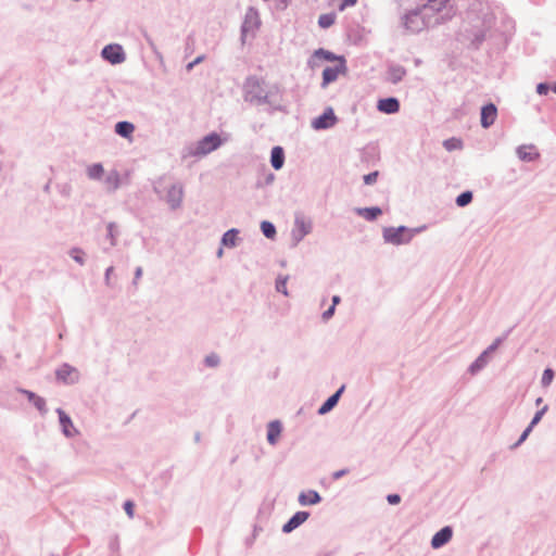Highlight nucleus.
<instances>
[{"label":"nucleus","mask_w":556,"mask_h":556,"mask_svg":"<svg viewBox=\"0 0 556 556\" xmlns=\"http://www.w3.org/2000/svg\"><path fill=\"white\" fill-rule=\"evenodd\" d=\"M450 0H395L399 7L408 10L403 16L404 27L412 33L419 31L424 28L425 22L420 16L421 9H431L441 11L446 7Z\"/></svg>","instance_id":"f257e3e1"},{"label":"nucleus","mask_w":556,"mask_h":556,"mask_svg":"<svg viewBox=\"0 0 556 556\" xmlns=\"http://www.w3.org/2000/svg\"><path fill=\"white\" fill-rule=\"evenodd\" d=\"M346 73L345 60L340 56L336 59V63L333 66H328L323 72V87H326L330 83L338 79L340 75H344Z\"/></svg>","instance_id":"f03ea898"},{"label":"nucleus","mask_w":556,"mask_h":556,"mask_svg":"<svg viewBox=\"0 0 556 556\" xmlns=\"http://www.w3.org/2000/svg\"><path fill=\"white\" fill-rule=\"evenodd\" d=\"M383 237L390 243L403 244L410 241L412 233L404 227L388 228L384 230Z\"/></svg>","instance_id":"7ed1b4c3"},{"label":"nucleus","mask_w":556,"mask_h":556,"mask_svg":"<svg viewBox=\"0 0 556 556\" xmlns=\"http://www.w3.org/2000/svg\"><path fill=\"white\" fill-rule=\"evenodd\" d=\"M222 143V140L217 134H211L200 140L197 144L194 154L205 155L216 150Z\"/></svg>","instance_id":"20e7f679"},{"label":"nucleus","mask_w":556,"mask_h":556,"mask_svg":"<svg viewBox=\"0 0 556 556\" xmlns=\"http://www.w3.org/2000/svg\"><path fill=\"white\" fill-rule=\"evenodd\" d=\"M337 123V116L332 109H327L320 116L316 117L312 122L314 129H327L332 127Z\"/></svg>","instance_id":"39448f33"},{"label":"nucleus","mask_w":556,"mask_h":556,"mask_svg":"<svg viewBox=\"0 0 556 556\" xmlns=\"http://www.w3.org/2000/svg\"><path fill=\"white\" fill-rule=\"evenodd\" d=\"M102 56L112 64L122 63L125 59L123 48L119 45H108L102 50Z\"/></svg>","instance_id":"423d86ee"},{"label":"nucleus","mask_w":556,"mask_h":556,"mask_svg":"<svg viewBox=\"0 0 556 556\" xmlns=\"http://www.w3.org/2000/svg\"><path fill=\"white\" fill-rule=\"evenodd\" d=\"M308 516H309V514L307 511H298V513H295L290 518V520L282 527V531L286 532V533H289V532L293 531L299 526L304 523L307 520Z\"/></svg>","instance_id":"0eeeda50"},{"label":"nucleus","mask_w":556,"mask_h":556,"mask_svg":"<svg viewBox=\"0 0 556 556\" xmlns=\"http://www.w3.org/2000/svg\"><path fill=\"white\" fill-rule=\"evenodd\" d=\"M496 116H497V110L494 104L491 103V104L483 106L481 110V125L484 128H488L495 122Z\"/></svg>","instance_id":"6e6552de"},{"label":"nucleus","mask_w":556,"mask_h":556,"mask_svg":"<svg viewBox=\"0 0 556 556\" xmlns=\"http://www.w3.org/2000/svg\"><path fill=\"white\" fill-rule=\"evenodd\" d=\"M452 529L450 527H444L443 529H441L439 532H437L432 540H431V545L433 548H439L441 546H443L444 544H446L451 538H452Z\"/></svg>","instance_id":"1a4fd4ad"},{"label":"nucleus","mask_w":556,"mask_h":556,"mask_svg":"<svg viewBox=\"0 0 556 556\" xmlns=\"http://www.w3.org/2000/svg\"><path fill=\"white\" fill-rule=\"evenodd\" d=\"M56 376L66 383H73L78 380V371L68 365H63L56 371Z\"/></svg>","instance_id":"9d476101"},{"label":"nucleus","mask_w":556,"mask_h":556,"mask_svg":"<svg viewBox=\"0 0 556 556\" xmlns=\"http://www.w3.org/2000/svg\"><path fill=\"white\" fill-rule=\"evenodd\" d=\"M378 110L387 114H393L399 112L400 103L395 98L381 99L378 102Z\"/></svg>","instance_id":"9b49d317"},{"label":"nucleus","mask_w":556,"mask_h":556,"mask_svg":"<svg viewBox=\"0 0 556 556\" xmlns=\"http://www.w3.org/2000/svg\"><path fill=\"white\" fill-rule=\"evenodd\" d=\"M58 414L64 434L66 437H73L77 434V430L74 428L71 418L62 409H58Z\"/></svg>","instance_id":"f8f14e48"},{"label":"nucleus","mask_w":556,"mask_h":556,"mask_svg":"<svg viewBox=\"0 0 556 556\" xmlns=\"http://www.w3.org/2000/svg\"><path fill=\"white\" fill-rule=\"evenodd\" d=\"M121 186V176L117 170H111L104 179V187L106 191L113 192Z\"/></svg>","instance_id":"ddd939ff"},{"label":"nucleus","mask_w":556,"mask_h":556,"mask_svg":"<svg viewBox=\"0 0 556 556\" xmlns=\"http://www.w3.org/2000/svg\"><path fill=\"white\" fill-rule=\"evenodd\" d=\"M517 154L520 160L527 162L534 161L539 156V153L534 146H521L520 148H518Z\"/></svg>","instance_id":"4468645a"},{"label":"nucleus","mask_w":556,"mask_h":556,"mask_svg":"<svg viewBox=\"0 0 556 556\" xmlns=\"http://www.w3.org/2000/svg\"><path fill=\"white\" fill-rule=\"evenodd\" d=\"M320 500H321L320 495L318 494V492H316L314 490H308L306 492H302L299 495V503L302 506L317 504L320 502Z\"/></svg>","instance_id":"2eb2a0df"},{"label":"nucleus","mask_w":556,"mask_h":556,"mask_svg":"<svg viewBox=\"0 0 556 556\" xmlns=\"http://www.w3.org/2000/svg\"><path fill=\"white\" fill-rule=\"evenodd\" d=\"M281 434V425L279 421H271L267 427V440L270 444H276Z\"/></svg>","instance_id":"dca6fc26"},{"label":"nucleus","mask_w":556,"mask_h":556,"mask_svg":"<svg viewBox=\"0 0 556 556\" xmlns=\"http://www.w3.org/2000/svg\"><path fill=\"white\" fill-rule=\"evenodd\" d=\"M344 387H341L333 395H331L318 409L319 414H326L331 410L338 403L341 393L343 392Z\"/></svg>","instance_id":"f3484780"},{"label":"nucleus","mask_w":556,"mask_h":556,"mask_svg":"<svg viewBox=\"0 0 556 556\" xmlns=\"http://www.w3.org/2000/svg\"><path fill=\"white\" fill-rule=\"evenodd\" d=\"M115 131L124 138L131 139V136L135 131V126L129 122H118L115 125Z\"/></svg>","instance_id":"a211bd4d"},{"label":"nucleus","mask_w":556,"mask_h":556,"mask_svg":"<svg viewBox=\"0 0 556 556\" xmlns=\"http://www.w3.org/2000/svg\"><path fill=\"white\" fill-rule=\"evenodd\" d=\"M283 161H285V155H283L282 148L275 147L271 150V156H270L271 166L275 169H280L283 165Z\"/></svg>","instance_id":"6ab92c4d"},{"label":"nucleus","mask_w":556,"mask_h":556,"mask_svg":"<svg viewBox=\"0 0 556 556\" xmlns=\"http://www.w3.org/2000/svg\"><path fill=\"white\" fill-rule=\"evenodd\" d=\"M104 174L102 164L96 163L87 167V175L92 180H99Z\"/></svg>","instance_id":"aec40b11"},{"label":"nucleus","mask_w":556,"mask_h":556,"mask_svg":"<svg viewBox=\"0 0 556 556\" xmlns=\"http://www.w3.org/2000/svg\"><path fill=\"white\" fill-rule=\"evenodd\" d=\"M22 393L28 397V400L37 407V409L40 412L46 410V401L42 397L27 390H22Z\"/></svg>","instance_id":"412c9836"},{"label":"nucleus","mask_w":556,"mask_h":556,"mask_svg":"<svg viewBox=\"0 0 556 556\" xmlns=\"http://www.w3.org/2000/svg\"><path fill=\"white\" fill-rule=\"evenodd\" d=\"M547 406H544L541 410H539L535 416L533 417L531 424L528 426V428L523 431V433L520 437L519 442H522L526 440V438L529 435V433L532 431V428L541 420L542 416L546 412Z\"/></svg>","instance_id":"4be33fe9"},{"label":"nucleus","mask_w":556,"mask_h":556,"mask_svg":"<svg viewBox=\"0 0 556 556\" xmlns=\"http://www.w3.org/2000/svg\"><path fill=\"white\" fill-rule=\"evenodd\" d=\"M404 75H405V70L403 67H401V66L392 67L388 72V79L391 83L395 84V83L402 80Z\"/></svg>","instance_id":"5701e85b"},{"label":"nucleus","mask_w":556,"mask_h":556,"mask_svg":"<svg viewBox=\"0 0 556 556\" xmlns=\"http://www.w3.org/2000/svg\"><path fill=\"white\" fill-rule=\"evenodd\" d=\"M358 213L366 219L374 220L381 214V210L379 207H367L359 210Z\"/></svg>","instance_id":"b1692460"},{"label":"nucleus","mask_w":556,"mask_h":556,"mask_svg":"<svg viewBox=\"0 0 556 556\" xmlns=\"http://www.w3.org/2000/svg\"><path fill=\"white\" fill-rule=\"evenodd\" d=\"M336 15L333 13L321 14L318 18V24L323 28H328L333 25Z\"/></svg>","instance_id":"393cba45"},{"label":"nucleus","mask_w":556,"mask_h":556,"mask_svg":"<svg viewBox=\"0 0 556 556\" xmlns=\"http://www.w3.org/2000/svg\"><path fill=\"white\" fill-rule=\"evenodd\" d=\"M295 226L302 237L307 235L312 228L311 223L305 220L304 218H298L295 222Z\"/></svg>","instance_id":"a878e982"},{"label":"nucleus","mask_w":556,"mask_h":556,"mask_svg":"<svg viewBox=\"0 0 556 556\" xmlns=\"http://www.w3.org/2000/svg\"><path fill=\"white\" fill-rule=\"evenodd\" d=\"M237 231L235 229H230L223 236V243L228 247H233L236 244Z\"/></svg>","instance_id":"bb28decb"},{"label":"nucleus","mask_w":556,"mask_h":556,"mask_svg":"<svg viewBox=\"0 0 556 556\" xmlns=\"http://www.w3.org/2000/svg\"><path fill=\"white\" fill-rule=\"evenodd\" d=\"M261 229H262L264 236L267 237V238L271 239L276 235L275 226L271 223H269V222H263L261 224Z\"/></svg>","instance_id":"cd10ccee"},{"label":"nucleus","mask_w":556,"mask_h":556,"mask_svg":"<svg viewBox=\"0 0 556 556\" xmlns=\"http://www.w3.org/2000/svg\"><path fill=\"white\" fill-rule=\"evenodd\" d=\"M472 200V193L470 191H466V192H463L460 193L457 199H456V203L458 206H465L467 204H469Z\"/></svg>","instance_id":"c85d7f7f"},{"label":"nucleus","mask_w":556,"mask_h":556,"mask_svg":"<svg viewBox=\"0 0 556 556\" xmlns=\"http://www.w3.org/2000/svg\"><path fill=\"white\" fill-rule=\"evenodd\" d=\"M443 146L446 150L452 151V150L460 149L462 141L456 138H451V139L445 140L443 142Z\"/></svg>","instance_id":"c756f323"},{"label":"nucleus","mask_w":556,"mask_h":556,"mask_svg":"<svg viewBox=\"0 0 556 556\" xmlns=\"http://www.w3.org/2000/svg\"><path fill=\"white\" fill-rule=\"evenodd\" d=\"M316 56L318 58H321L324 60H327V61H334L336 62V59H338L339 56H334L332 53H330L329 51H325L323 49L316 51Z\"/></svg>","instance_id":"7c9ffc66"},{"label":"nucleus","mask_w":556,"mask_h":556,"mask_svg":"<svg viewBox=\"0 0 556 556\" xmlns=\"http://www.w3.org/2000/svg\"><path fill=\"white\" fill-rule=\"evenodd\" d=\"M554 378V371L549 368L545 369L542 376L543 386H548Z\"/></svg>","instance_id":"2f4dec72"},{"label":"nucleus","mask_w":556,"mask_h":556,"mask_svg":"<svg viewBox=\"0 0 556 556\" xmlns=\"http://www.w3.org/2000/svg\"><path fill=\"white\" fill-rule=\"evenodd\" d=\"M276 289L278 292H281L283 293L285 295H288V291H287V279L283 278V279H278L277 282H276Z\"/></svg>","instance_id":"473e14b6"},{"label":"nucleus","mask_w":556,"mask_h":556,"mask_svg":"<svg viewBox=\"0 0 556 556\" xmlns=\"http://www.w3.org/2000/svg\"><path fill=\"white\" fill-rule=\"evenodd\" d=\"M205 363H206L207 366L214 367V366L218 365L219 358H218L217 355L211 354V355L206 356Z\"/></svg>","instance_id":"72a5a7b5"},{"label":"nucleus","mask_w":556,"mask_h":556,"mask_svg":"<svg viewBox=\"0 0 556 556\" xmlns=\"http://www.w3.org/2000/svg\"><path fill=\"white\" fill-rule=\"evenodd\" d=\"M134 508H135V505L131 501H126L125 504H124V509L126 511V514L128 515L129 518H132L134 517Z\"/></svg>","instance_id":"f704fd0d"},{"label":"nucleus","mask_w":556,"mask_h":556,"mask_svg":"<svg viewBox=\"0 0 556 556\" xmlns=\"http://www.w3.org/2000/svg\"><path fill=\"white\" fill-rule=\"evenodd\" d=\"M377 178H378V172H374L368 175H365L364 181L366 185H371V184L376 182Z\"/></svg>","instance_id":"c9c22d12"},{"label":"nucleus","mask_w":556,"mask_h":556,"mask_svg":"<svg viewBox=\"0 0 556 556\" xmlns=\"http://www.w3.org/2000/svg\"><path fill=\"white\" fill-rule=\"evenodd\" d=\"M169 193H172V194H173V198H177V201H178V202H180V200H181V195H182V191H181V189L173 187V188L169 190Z\"/></svg>","instance_id":"e433bc0d"},{"label":"nucleus","mask_w":556,"mask_h":556,"mask_svg":"<svg viewBox=\"0 0 556 556\" xmlns=\"http://www.w3.org/2000/svg\"><path fill=\"white\" fill-rule=\"evenodd\" d=\"M549 90V87L546 84H539L536 87V91L539 94H546Z\"/></svg>","instance_id":"4c0bfd02"},{"label":"nucleus","mask_w":556,"mask_h":556,"mask_svg":"<svg viewBox=\"0 0 556 556\" xmlns=\"http://www.w3.org/2000/svg\"><path fill=\"white\" fill-rule=\"evenodd\" d=\"M387 500L390 504L395 505L400 503L401 497L397 494H390L388 495Z\"/></svg>","instance_id":"58836bf2"},{"label":"nucleus","mask_w":556,"mask_h":556,"mask_svg":"<svg viewBox=\"0 0 556 556\" xmlns=\"http://www.w3.org/2000/svg\"><path fill=\"white\" fill-rule=\"evenodd\" d=\"M334 308L336 306L334 305H331L326 312H324L323 314V318L325 320L329 319L330 317H332L333 313H334Z\"/></svg>","instance_id":"ea45409f"},{"label":"nucleus","mask_w":556,"mask_h":556,"mask_svg":"<svg viewBox=\"0 0 556 556\" xmlns=\"http://www.w3.org/2000/svg\"><path fill=\"white\" fill-rule=\"evenodd\" d=\"M357 0H344L340 5V10H344L346 7H352L356 3Z\"/></svg>","instance_id":"a19ab883"},{"label":"nucleus","mask_w":556,"mask_h":556,"mask_svg":"<svg viewBox=\"0 0 556 556\" xmlns=\"http://www.w3.org/2000/svg\"><path fill=\"white\" fill-rule=\"evenodd\" d=\"M114 230H115V226L114 224H109L108 225V231H109V236L111 237L112 239V243L114 244Z\"/></svg>","instance_id":"79ce46f5"},{"label":"nucleus","mask_w":556,"mask_h":556,"mask_svg":"<svg viewBox=\"0 0 556 556\" xmlns=\"http://www.w3.org/2000/svg\"><path fill=\"white\" fill-rule=\"evenodd\" d=\"M78 253H80V251L75 249V250L72 251V256L74 257L75 261H77L78 263L83 264L84 261H83V258L79 255H77Z\"/></svg>","instance_id":"37998d69"},{"label":"nucleus","mask_w":556,"mask_h":556,"mask_svg":"<svg viewBox=\"0 0 556 556\" xmlns=\"http://www.w3.org/2000/svg\"><path fill=\"white\" fill-rule=\"evenodd\" d=\"M202 60H203V56H199V58H197L193 62H191V63H189V64H188L187 68H188V70H191L195 64H198V63L202 62Z\"/></svg>","instance_id":"c03bdc74"},{"label":"nucleus","mask_w":556,"mask_h":556,"mask_svg":"<svg viewBox=\"0 0 556 556\" xmlns=\"http://www.w3.org/2000/svg\"><path fill=\"white\" fill-rule=\"evenodd\" d=\"M142 275V268L141 267H138L136 269V275H135V279L138 280Z\"/></svg>","instance_id":"a18cd8bd"},{"label":"nucleus","mask_w":556,"mask_h":556,"mask_svg":"<svg viewBox=\"0 0 556 556\" xmlns=\"http://www.w3.org/2000/svg\"><path fill=\"white\" fill-rule=\"evenodd\" d=\"M344 473H345V471H344V470L336 471V472L333 473V478H334V479H339V478H340V477H342Z\"/></svg>","instance_id":"49530a36"},{"label":"nucleus","mask_w":556,"mask_h":556,"mask_svg":"<svg viewBox=\"0 0 556 556\" xmlns=\"http://www.w3.org/2000/svg\"><path fill=\"white\" fill-rule=\"evenodd\" d=\"M339 302H340V298H339L338 295H334V296L332 298V305H334V306H336Z\"/></svg>","instance_id":"de8ad7c7"},{"label":"nucleus","mask_w":556,"mask_h":556,"mask_svg":"<svg viewBox=\"0 0 556 556\" xmlns=\"http://www.w3.org/2000/svg\"><path fill=\"white\" fill-rule=\"evenodd\" d=\"M113 267L106 269V279L109 280L110 275H112Z\"/></svg>","instance_id":"09e8293b"},{"label":"nucleus","mask_w":556,"mask_h":556,"mask_svg":"<svg viewBox=\"0 0 556 556\" xmlns=\"http://www.w3.org/2000/svg\"><path fill=\"white\" fill-rule=\"evenodd\" d=\"M552 90L556 93V83L552 86Z\"/></svg>","instance_id":"8fccbe9b"},{"label":"nucleus","mask_w":556,"mask_h":556,"mask_svg":"<svg viewBox=\"0 0 556 556\" xmlns=\"http://www.w3.org/2000/svg\"><path fill=\"white\" fill-rule=\"evenodd\" d=\"M476 367H478V365H477V364L472 365V366H471V369H472V370H475V369H476Z\"/></svg>","instance_id":"3c124183"},{"label":"nucleus","mask_w":556,"mask_h":556,"mask_svg":"<svg viewBox=\"0 0 556 556\" xmlns=\"http://www.w3.org/2000/svg\"><path fill=\"white\" fill-rule=\"evenodd\" d=\"M541 401H542V399H540V397H539V399L536 400V403H538V404H541Z\"/></svg>","instance_id":"603ef678"}]
</instances>
